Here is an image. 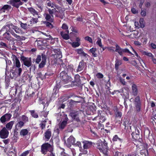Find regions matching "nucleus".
Here are the masks:
<instances>
[{"mask_svg":"<svg viewBox=\"0 0 156 156\" xmlns=\"http://www.w3.org/2000/svg\"><path fill=\"white\" fill-rule=\"evenodd\" d=\"M57 8L51 9L48 8V11L50 14L55 15L56 17L63 19L64 17L65 10L63 8L60 6H56Z\"/></svg>","mask_w":156,"mask_h":156,"instance_id":"nucleus-1","label":"nucleus"},{"mask_svg":"<svg viewBox=\"0 0 156 156\" xmlns=\"http://www.w3.org/2000/svg\"><path fill=\"white\" fill-rule=\"evenodd\" d=\"M9 33L12 36L16 38L17 40L20 41L22 40V37L16 34H21L22 33V30L20 28L14 25L12 23L11 24Z\"/></svg>","mask_w":156,"mask_h":156,"instance_id":"nucleus-2","label":"nucleus"},{"mask_svg":"<svg viewBox=\"0 0 156 156\" xmlns=\"http://www.w3.org/2000/svg\"><path fill=\"white\" fill-rule=\"evenodd\" d=\"M97 148L101 152L106 156H108L109 153V150L107 146V143L105 140H104V141L97 143Z\"/></svg>","mask_w":156,"mask_h":156,"instance_id":"nucleus-3","label":"nucleus"},{"mask_svg":"<svg viewBox=\"0 0 156 156\" xmlns=\"http://www.w3.org/2000/svg\"><path fill=\"white\" fill-rule=\"evenodd\" d=\"M22 71V69L20 67H16L15 66H13L10 69V74L12 77H17L20 76Z\"/></svg>","mask_w":156,"mask_h":156,"instance_id":"nucleus-4","label":"nucleus"},{"mask_svg":"<svg viewBox=\"0 0 156 156\" xmlns=\"http://www.w3.org/2000/svg\"><path fill=\"white\" fill-rule=\"evenodd\" d=\"M53 150V146L48 143H45L41 146V151L44 154H46L48 151L49 152Z\"/></svg>","mask_w":156,"mask_h":156,"instance_id":"nucleus-5","label":"nucleus"},{"mask_svg":"<svg viewBox=\"0 0 156 156\" xmlns=\"http://www.w3.org/2000/svg\"><path fill=\"white\" fill-rule=\"evenodd\" d=\"M20 60L21 61L23 62L24 65L29 67L31 66L30 68V70L32 68L34 67V66H31L32 61L30 58L26 57L22 55L20 56Z\"/></svg>","mask_w":156,"mask_h":156,"instance_id":"nucleus-6","label":"nucleus"},{"mask_svg":"<svg viewBox=\"0 0 156 156\" xmlns=\"http://www.w3.org/2000/svg\"><path fill=\"white\" fill-rule=\"evenodd\" d=\"M59 78L61 80V82L63 84H66L70 81V77L64 71H62L60 73Z\"/></svg>","mask_w":156,"mask_h":156,"instance_id":"nucleus-7","label":"nucleus"},{"mask_svg":"<svg viewBox=\"0 0 156 156\" xmlns=\"http://www.w3.org/2000/svg\"><path fill=\"white\" fill-rule=\"evenodd\" d=\"M7 3L17 8L23 4L20 0H10Z\"/></svg>","mask_w":156,"mask_h":156,"instance_id":"nucleus-8","label":"nucleus"},{"mask_svg":"<svg viewBox=\"0 0 156 156\" xmlns=\"http://www.w3.org/2000/svg\"><path fill=\"white\" fill-rule=\"evenodd\" d=\"M80 113V112L79 111L72 112L70 113L69 115L73 119L75 120L76 121L80 122V121L79 118Z\"/></svg>","mask_w":156,"mask_h":156,"instance_id":"nucleus-9","label":"nucleus"},{"mask_svg":"<svg viewBox=\"0 0 156 156\" xmlns=\"http://www.w3.org/2000/svg\"><path fill=\"white\" fill-rule=\"evenodd\" d=\"M12 58L13 66H15L16 67H20V62L17 58V57L15 55H12Z\"/></svg>","mask_w":156,"mask_h":156,"instance_id":"nucleus-10","label":"nucleus"},{"mask_svg":"<svg viewBox=\"0 0 156 156\" xmlns=\"http://www.w3.org/2000/svg\"><path fill=\"white\" fill-rule=\"evenodd\" d=\"M75 142V138L72 136H70L67 140V143L65 141V143L69 147L71 146V144H73Z\"/></svg>","mask_w":156,"mask_h":156,"instance_id":"nucleus-11","label":"nucleus"},{"mask_svg":"<svg viewBox=\"0 0 156 156\" xmlns=\"http://www.w3.org/2000/svg\"><path fill=\"white\" fill-rule=\"evenodd\" d=\"M54 51L55 53L53 54V58L55 59H59L62 57V55L61 52L59 49H55Z\"/></svg>","mask_w":156,"mask_h":156,"instance_id":"nucleus-12","label":"nucleus"},{"mask_svg":"<svg viewBox=\"0 0 156 156\" xmlns=\"http://www.w3.org/2000/svg\"><path fill=\"white\" fill-rule=\"evenodd\" d=\"M44 140L45 141H48L50 139L51 135V132L50 129H48L45 132L44 134Z\"/></svg>","mask_w":156,"mask_h":156,"instance_id":"nucleus-13","label":"nucleus"},{"mask_svg":"<svg viewBox=\"0 0 156 156\" xmlns=\"http://www.w3.org/2000/svg\"><path fill=\"white\" fill-rule=\"evenodd\" d=\"M9 132L5 128H3L0 132V135L2 138H6L8 136Z\"/></svg>","mask_w":156,"mask_h":156,"instance_id":"nucleus-14","label":"nucleus"},{"mask_svg":"<svg viewBox=\"0 0 156 156\" xmlns=\"http://www.w3.org/2000/svg\"><path fill=\"white\" fill-rule=\"evenodd\" d=\"M140 133L139 130L137 129H136L135 132H133L131 134L133 138L136 140H138L140 139Z\"/></svg>","mask_w":156,"mask_h":156,"instance_id":"nucleus-15","label":"nucleus"},{"mask_svg":"<svg viewBox=\"0 0 156 156\" xmlns=\"http://www.w3.org/2000/svg\"><path fill=\"white\" fill-rule=\"evenodd\" d=\"M53 14H50L49 13H45L44 14V16L46 21H48L50 22H53Z\"/></svg>","mask_w":156,"mask_h":156,"instance_id":"nucleus-16","label":"nucleus"},{"mask_svg":"<svg viewBox=\"0 0 156 156\" xmlns=\"http://www.w3.org/2000/svg\"><path fill=\"white\" fill-rule=\"evenodd\" d=\"M11 23H7L4 26L2 29H1V32H4V33H6V32H9L10 29V27L11 26Z\"/></svg>","mask_w":156,"mask_h":156,"instance_id":"nucleus-17","label":"nucleus"},{"mask_svg":"<svg viewBox=\"0 0 156 156\" xmlns=\"http://www.w3.org/2000/svg\"><path fill=\"white\" fill-rule=\"evenodd\" d=\"M10 34H10L9 32H6V33H4L3 36L4 38L6 40L9 41H14V39L12 37Z\"/></svg>","mask_w":156,"mask_h":156,"instance_id":"nucleus-18","label":"nucleus"},{"mask_svg":"<svg viewBox=\"0 0 156 156\" xmlns=\"http://www.w3.org/2000/svg\"><path fill=\"white\" fill-rule=\"evenodd\" d=\"M81 83L80 80L79 76H76L75 77V80L72 82V84L73 86H77Z\"/></svg>","mask_w":156,"mask_h":156,"instance_id":"nucleus-19","label":"nucleus"},{"mask_svg":"<svg viewBox=\"0 0 156 156\" xmlns=\"http://www.w3.org/2000/svg\"><path fill=\"white\" fill-rule=\"evenodd\" d=\"M115 52H117L120 55H122L123 48H122L118 44H116L115 45Z\"/></svg>","mask_w":156,"mask_h":156,"instance_id":"nucleus-20","label":"nucleus"},{"mask_svg":"<svg viewBox=\"0 0 156 156\" xmlns=\"http://www.w3.org/2000/svg\"><path fill=\"white\" fill-rule=\"evenodd\" d=\"M65 120L62 121L59 125V128L61 129H63L64 128L67 124V122L68 120V119L67 117V115H65Z\"/></svg>","mask_w":156,"mask_h":156,"instance_id":"nucleus-21","label":"nucleus"},{"mask_svg":"<svg viewBox=\"0 0 156 156\" xmlns=\"http://www.w3.org/2000/svg\"><path fill=\"white\" fill-rule=\"evenodd\" d=\"M97 39H98L97 41V42H96V44L98 45L99 47L102 48V51H103L104 50H105L106 48H107L108 47H103V46L102 44L101 41V38H99V37H98L97 38Z\"/></svg>","mask_w":156,"mask_h":156,"instance_id":"nucleus-22","label":"nucleus"},{"mask_svg":"<svg viewBox=\"0 0 156 156\" xmlns=\"http://www.w3.org/2000/svg\"><path fill=\"white\" fill-rule=\"evenodd\" d=\"M46 4L48 6L51 7L52 8L56 9V6H58V5H56L55 3L51 2L49 0H47L46 1Z\"/></svg>","mask_w":156,"mask_h":156,"instance_id":"nucleus-23","label":"nucleus"},{"mask_svg":"<svg viewBox=\"0 0 156 156\" xmlns=\"http://www.w3.org/2000/svg\"><path fill=\"white\" fill-rule=\"evenodd\" d=\"M83 147L85 149H87L90 148L92 145V142L87 141H84L83 142Z\"/></svg>","mask_w":156,"mask_h":156,"instance_id":"nucleus-24","label":"nucleus"},{"mask_svg":"<svg viewBox=\"0 0 156 156\" xmlns=\"http://www.w3.org/2000/svg\"><path fill=\"white\" fill-rule=\"evenodd\" d=\"M11 6L8 5H4L0 9V11L5 12L6 11H9L11 9Z\"/></svg>","mask_w":156,"mask_h":156,"instance_id":"nucleus-25","label":"nucleus"},{"mask_svg":"<svg viewBox=\"0 0 156 156\" xmlns=\"http://www.w3.org/2000/svg\"><path fill=\"white\" fill-rule=\"evenodd\" d=\"M132 88L133 94L136 96L137 94V88L136 85L135 84H133L132 86Z\"/></svg>","mask_w":156,"mask_h":156,"instance_id":"nucleus-26","label":"nucleus"},{"mask_svg":"<svg viewBox=\"0 0 156 156\" xmlns=\"http://www.w3.org/2000/svg\"><path fill=\"white\" fill-rule=\"evenodd\" d=\"M28 10L33 15V16L35 15H38V12L35 10L32 7H30L27 8Z\"/></svg>","mask_w":156,"mask_h":156,"instance_id":"nucleus-27","label":"nucleus"},{"mask_svg":"<svg viewBox=\"0 0 156 156\" xmlns=\"http://www.w3.org/2000/svg\"><path fill=\"white\" fill-rule=\"evenodd\" d=\"M84 67V62L83 61H82L79 63L77 69V71L79 72L83 70Z\"/></svg>","mask_w":156,"mask_h":156,"instance_id":"nucleus-28","label":"nucleus"},{"mask_svg":"<svg viewBox=\"0 0 156 156\" xmlns=\"http://www.w3.org/2000/svg\"><path fill=\"white\" fill-rule=\"evenodd\" d=\"M14 123V121H11L7 123L6 125V127L8 130H11Z\"/></svg>","mask_w":156,"mask_h":156,"instance_id":"nucleus-29","label":"nucleus"},{"mask_svg":"<svg viewBox=\"0 0 156 156\" xmlns=\"http://www.w3.org/2000/svg\"><path fill=\"white\" fill-rule=\"evenodd\" d=\"M64 33L63 32L61 31L60 32V34L62 37L66 40H67L69 38V36L68 35L69 34Z\"/></svg>","mask_w":156,"mask_h":156,"instance_id":"nucleus-30","label":"nucleus"},{"mask_svg":"<svg viewBox=\"0 0 156 156\" xmlns=\"http://www.w3.org/2000/svg\"><path fill=\"white\" fill-rule=\"evenodd\" d=\"M30 112L31 114V115L32 117L35 118H37L38 117L37 114L35 112V111L34 110H31L29 111Z\"/></svg>","mask_w":156,"mask_h":156,"instance_id":"nucleus-31","label":"nucleus"},{"mask_svg":"<svg viewBox=\"0 0 156 156\" xmlns=\"http://www.w3.org/2000/svg\"><path fill=\"white\" fill-rule=\"evenodd\" d=\"M97 51L96 48H92L90 50V51L92 53L93 56L96 57L97 56V54L96 53Z\"/></svg>","mask_w":156,"mask_h":156,"instance_id":"nucleus-32","label":"nucleus"},{"mask_svg":"<svg viewBox=\"0 0 156 156\" xmlns=\"http://www.w3.org/2000/svg\"><path fill=\"white\" fill-rule=\"evenodd\" d=\"M28 133V130L26 129H24L21 130L20 134L21 136H24L27 135Z\"/></svg>","mask_w":156,"mask_h":156,"instance_id":"nucleus-33","label":"nucleus"},{"mask_svg":"<svg viewBox=\"0 0 156 156\" xmlns=\"http://www.w3.org/2000/svg\"><path fill=\"white\" fill-rule=\"evenodd\" d=\"M38 21V18H32L29 22L30 24H32L35 23H37Z\"/></svg>","mask_w":156,"mask_h":156,"instance_id":"nucleus-34","label":"nucleus"},{"mask_svg":"<svg viewBox=\"0 0 156 156\" xmlns=\"http://www.w3.org/2000/svg\"><path fill=\"white\" fill-rule=\"evenodd\" d=\"M70 43L71 44L73 48H74L77 47L80 45V42H74L73 43Z\"/></svg>","mask_w":156,"mask_h":156,"instance_id":"nucleus-35","label":"nucleus"},{"mask_svg":"<svg viewBox=\"0 0 156 156\" xmlns=\"http://www.w3.org/2000/svg\"><path fill=\"white\" fill-rule=\"evenodd\" d=\"M138 150L137 148V150L129 154L128 156H136L138 155L137 150Z\"/></svg>","mask_w":156,"mask_h":156,"instance_id":"nucleus-36","label":"nucleus"},{"mask_svg":"<svg viewBox=\"0 0 156 156\" xmlns=\"http://www.w3.org/2000/svg\"><path fill=\"white\" fill-rule=\"evenodd\" d=\"M122 64V62L121 61L116 60L115 61V68L116 70L118 69L119 68V66Z\"/></svg>","mask_w":156,"mask_h":156,"instance_id":"nucleus-37","label":"nucleus"},{"mask_svg":"<svg viewBox=\"0 0 156 156\" xmlns=\"http://www.w3.org/2000/svg\"><path fill=\"white\" fill-rule=\"evenodd\" d=\"M62 28L63 30H65L66 32L68 34H69V31L68 30V27L67 25L65 23H63L62 27Z\"/></svg>","mask_w":156,"mask_h":156,"instance_id":"nucleus-38","label":"nucleus"},{"mask_svg":"<svg viewBox=\"0 0 156 156\" xmlns=\"http://www.w3.org/2000/svg\"><path fill=\"white\" fill-rule=\"evenodd\" d=\"M44 35H45L47 37L45 38V39L46 40H51V41H54L55 39H53L51 36L50 35H47L46 33H44Z\"/></svg>","mask_w":156,"mask_h":156,"instance_id":"nucleus-39","label":"nucleus"},{"mask_svg":"<svg viewBox=\"0 0 156 156\" xmlns=\"http://www.w3.org/2000/svg\"><path fill=\"white\" fill-rule=\"evenodd\" d=\"M112 140L114 141H117V140L121 141H122V140L119 138L117 135H115L114 136L112 139Z\"/></svg>","mask_w":156,"mask_h":156,"instance_id":"nucleus-40","label":"nucleus"},{"mask_svg":"<svg viewBox=\"0 0 156 156\" xmlns=\"http://www.w3.org/2000/svg\"><path fill=\"white\" fill-rule=\"evenodd\" d=\"M4 116L5 117V119L7 121H9L11 118L12 115L10 114H6L4 115Z\"/></svg>","mask_w":156,"mask_h":156,"instance_id":"nucleus-41","label":"nucleus"},{"mask_svg":"<svg viewBox=\"0 0 156 156\" xmlns=\"http://www.w3.org/2000/svg\"><path fill=\"white\" fill-rule=\"evenodd\" d=\"M119 79L120 82L123 85H126V83L124 79H123L121 77H120Z\"/></svg>","mask_w":156,"mask_h":156,"instance_id":"nucleus-42","label":"nucleus"},{"mask_svg":"<svg viewBox=\"0 0 156 156\" xmlns=\"http://www.w3.org/2000/svg\"><path fill=\"white\" fill-rule=\"evenodd\" d=\"M46 122V121L45 120L44 121L42 122L40 124L41 127L42 129H44L45 127Z\"/></svg>","mask_w":156,"mask_h":156,"instance_id":"nucleus-43","label":"nucleus"},{"mask_svg":"<svg viewBox=\"0 0 156 156\" xmlns=\"http://www.w3.org/2000/svg\"><path fill=\"white\" fill-rule=\"evenodd\" d=\"M41 60V56L40 55H38L37 56L36 59V63L38 64Z\"/></svg>","mask_w":156,"mask_h":156,"instance_id":"nucleus-44","label":"nucleus"},{"mask_svg":"<svg viewBox=\"0 0 156 156\" xmlns=\"http://www.w3.org/2000/svg\"><path fill=\"white\" fill-rule=\"evenodd\" d=\"M45 24L46 26L50 28H52L53 27L52 25L49 22H45Z\"/></svg>","mask_w":156,"mask_h":156,"instance_id":"nucleus-45","label":"nucleus"},{"mask_svg":"<svg viewBox=\"0 0 156 156\" xmlns=\"http://www.w3.org/2000/svg\"><path fill=\"white\" fill-rule=\"evenodd\" d=\"M136 109L137 111H140V103H135Z\"/></svg>","mask_w":156,"mask_h":156,"instance_id":"nucleus-46","label":"nucleus"},{"mask_svg":"<svg viewBox=\"0 0 156 156\" xmlns=\"http://www.w3.org/2000/svg\"><path fill=\"white\" fill-rule=\"evenodd\" d=\"M85 40L88 41L89 43H92V38L89 36L85 37H84Z\"/></svg>","mask_w":156,"mask_h":156,"instance_id":"nucleus-47","label":"nucleus"},{"mask_svg":"<svg viewBox=\"0 0 156 156\" xmlns=\"http://www.w3.org/2000/svg\"><path fill=\"white\" fill-rule=\"evenodd\" d=\"M20 25L22 28L24 29H26L27 28V23H24L21 22Z\"/></svg>","mask_w":156,"mask_h":156,"instance_id":"nucleus-48","label":"nucleus"},{"mask_svg":"<svg viewBox=\"0 0 156 156\" xmlns=\"http://www.w3.org/2000/svg\"><path fill=\"white\" fill-rule=\"evenodd\" d=\"M22 120L25 122L28 121V118L25 115H23L22 117Z\"/></svg>","mask_w":156,"mask_h":156,"instance_id":"nucleus-49","label":"nucleus"},{"mask_svg":"<svg viewBox=\"0 0 156 156\" xmlns=\"http://www.w3.org/2000/svg\"><path fill=\"white\" fill-rule=\"evenodd\" d=\"M86 149H85L84 148L83 149L81 147V148L80 149V151L82 152L83 154H86L87 153V151Z\"/></svg>","mask_w":156,"mask_h":156,"instance_id":"nucleus-50","label":"nucleus"},{"mask_svg":"<svg viewBox=\"0 0 156 156\" xmlns=\"http://www.w3.org/2000/svg\"><path fill=\"white\" fill-rule=\"evenodd\" d=\"M115 114L116 115V116L118 117L121 118L122 115V113L118 111H117L115 112Z\"/></svg>","mask_w":156,"mask_h":156,"instance_id":"nucleus-51","label":"nucleus"},{"mask_svg":"<svg viewBox=\"0 0 156 156\" xmlns=\"http://www.w3.org/2000/svg\"><path fill=\"white\" fill-rule=\"evenodd\" d=\"M73 145H75L76 146L79 147H80V149L82 147L81 144L79 141H77L76 143H74V144Z\"/></svg>","mask_w":156,"mask_h":156,"instance_id":"nucleus-52","label":"nucleus"},{"mask_svg":"<svg viewBox=\"0 0 156 156\" xmlns=\"http://www.w3.org/2000/svg\"><path fill=\"white\" fill-rule=\"evenodd\" d=\"M76 51L79 54L81 55L83 52V49L82 48L77 49L76 50Z\"/></svg>","mask_w":156,"mask_h":156,"instance_id":"nucleus-53","label":"nucleus"},{"mask_svg":"<svg viewBox=\"0 0 156 156\" xmlns=\"http://www.w3.org/2000/svg\"><path fill=\"white\" fill-rule=\"evenodd\" d=\"M107 49L109 51H112L113 52H115V47H108Z\"/></svg>","mask_w":156,"mask_h":156,"instance_id":"nucleus-54","label":"nucleus"},{"mask_svg":"<svg viewBox=\"0 0 156 156\" xmlns=\"http://www.w3.org/2000/svg\"><path fill=\"white\" fill-rule=\"evenodd\" d=\"M46 62L44 61H42L40 64L39 65V67L40 68H42L44 67L45 64Z\"/></svg>","mask_w":156,"mask_h":156,"instance_id":"nucleus-55","label":"nucleus"},{"mask_svg":"<svg viewBox=\"0 0 156 156\" xmlns=\"http://www.w3.org/2000/svg\"><path fill=\"white\" fill-rule=\"evenodd\" d=\"M97 77L98 78L101 79L103 77V75L100 73H98L96 75Z\"/></svg>","mask_w":156,"mask_h":156,"instance_id":"nucleus-56","label":"nucleus"},{"mask_svg":"<svg viewBox=\"0 0 156 156\" xmlns=\"http://www.w3.org/2000/svg\"><path fill=\"white\" fill-rule=\"evenodd\" d=\"M124 52H127L130 54H131L132 55L133 54L132 53L129 51V50L126 48L125 49H123L122 55Z\"/></svg>","mask_w":156,"mask_h":156,"instance_id":"nucleus-57","label":"nucleus"},{"mask_svg":"<svg viewBox=\"0 0 156 156\" xmlns=\"http://www.w3.org/2000/svg\"><path fill=\"white\" fill-rule=\"evenodd\" d=\"M24 123L23 122L20 121L17 123V125L19 127H21L24 125Z\"/></svg>","mask_w":156,"mask_h":156,"instance_id":"nucleus-58","label":"nucleus"},{"mask_svg":"<svg viewBox=\"0 0 156 156\" xmlns=\"http://www.w3.org/2000/svg\"><path fill=\"white\" fill-rule=\"evenodd\" d=\"M0 121L2 123H3L5 122V121H7L6 119H5V117L4 116V115L2 116L0 119Z\"/></svg>","mask_w":156,"mask_h":156,"instance_id":"nucleus-59","label":"nucleus"},{"mask_svg":"<svg viewBox=\"0 0 156 156\" xmlns=\"http://www.w3.org/2000/svg\"><path fill=\"white\" fill-rule=\"evenodd\" d=\"M0 45L1 46L4 48H6L7 47V45L5 43H4L2 41L0 42Z\"/></svg>","mask_w":156,"mask_h":156,"instance_id":"nucleus-60","label":"nucleus"},{"mask_svg":"<svg viewBox=\"0 0 156 156\" xmlns=\"http://www.w3.org/2000/svg\"><path fill=\"white\" fill-rule=\"evenodd\" d=\"M29 153V151H27L23 152L21 155V156H27Z\"/></svg>","mask_w":156,"mask_h":156,"instance_id":"nucleus-61","label":"nucleus"},{"mask_svg":"<svg viewBox=\"0 0 156 156\" xmlns=\"http://www.w3.org/2000/svg\"><path fill=\"white\" fill-rule=\"evenodd\" d=\"M140 98L139 96L136 97L135 99V103H140Z\"/></svg>","mask_w":156,"mask_h":156,"instance_id":"nucleus-62","label":"nucleus"},{"mask_svg":"<svg viewBox=\"0 0 156 156\" xmlns=\"http://www.w3.org/2000/svg\"><path fill=\"white\" fill-rule=\"evenodd\" d=\"M37 7L38 8V10L40 12H41L43 10V7L42 5H38Z\"/></svg>","mask_w":156,"mask_h":156,"instance_id":"nucleus-63","label":"nucleus"},{"mask_svg":"<svg viewBox=\"0 0 156 156\" xmlns=\"http://www.w3.org/2000/svg\"><path fill=\"white\" fill-rule=\"evenodd\" d=\"M122 154L118 151L115 152L114 156H122Z\"/></svg>","mask_w":156,"mask_h":156,"instance_id":"nucleus-64","label":"nucleus"}]
</instances>
